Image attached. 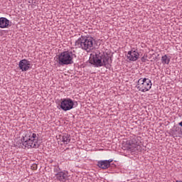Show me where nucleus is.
<instances>
[{"label": "nucleus", "instance_id": "7ed1b4c3", "mask_svg": "<svg viewBox=\"0 0 182 182\" xmlns=\"http://www.w3.org/2000/svg\"><path fill=\"white\" fill-rule=\"evenodd\" d=\"M93 43H95V39L93 38L82 36L75 41V46L76 48H80L87 52L93 48Z\"/></svg>", "mask_w": 182, "mask_h": 182}, {"label": "nucleus", "instance_id": "f8f14e48", "mask_svg": "<svg viewBox=\"0 0 182 182\" xmlns=\"http://www.w3.org/2000/svg\"><path fill=\"white\" fill-rule=\"evenodd\" d=\"M9 26V20L5 17L0 18V28L2 29Z\"/></svg>", "mask_w": 182, "mask_h": 182}, {"label": "nucleus", "instance_id": "20e7f679", "mask_svg": "<svg viewBox=\"0 0 182 182\" xmlns=\"http://www.w3.org/2000/svg\"><path fill=\"white\" fill-rule=\"evenodd\" d=\"M73 56L75 54L72 51H63L58 55V63L60 66L65 65H72L73 63Z\"/></svg>", "mask_w": 182, "mask_h": 182}, {"label": "nucleus", "instance_id": "dca6fc26", "mask_svg": "<svg viewBox=\"0 0 182 182\" xmlns=\"http://www.w3.org/2000/svg\"><path fill=\"white\" fill-rule=\"evenodd\" d=\"M60 172V168H59V166L54 168V173H59Z\"/></svg>", "mask_w": 182, "mask_h": 182}, {"label": "nucleus", "instance_id": "f257e3e1", "mask_svg": "<svg viewBox=\"0 0 182 182\" xmlns=\"http://www.w3.org/2000/svg\"><path fill=\"white\" fill-rule=\"evenodd\" d=\"M39 138L31 130L25 132L24 136L16 143V146L19 149H36L39 147L38 141Z\"/></svg>", "mask_w": 182, "mask_h": 182}, {"label": "nucleus", "instance_id": "4468645a", "mask_svg": "<svg viewBox=\"0 0 182 182\" xmlns=\"http://www.w3.org/2000/svg\"><path fill=\"white\" fill-rule=\"evenodd\" d=\"M161 63L163 65H168L170 63V57L167 56V55H164L161 57Z\"/></svg>", "mask_w": 182, "mask_h": 182}, {"label": "nucleus", "instance_id": "423d86ee", "mask_svg": "<svg viewBox=\"0 0 182 182\" xmlns=\"http://www.w3.org/2000/svg\"><path fill=\"white\" fill-rule=\"evenodd\" d=\"M75 106V102L70 98L61 99L60 107L64 112H68V110H72Z\"/></svg>", "mask_w": 182, "mask_h": 182}, {"label": "nucleus", "instance_id": "ddd939ff", "mask_svg": "<svg viewBox=\"0 0 182 182\" xmlns=\"http://www.w3.org/2000/svg\"><path fill=\"white\" fill-rule=\"evenodd\" d=\"M60 137V140H61L64 144H69V143H70V135L63 134Z\"/></svg>", "mask_w": 182, "mask_h": 182}, {"label": "nucleus", "instance_id": "0eeeda50", "mask_svg": "<svg viewBox=\"0 0 182 182\" xmlns=\"http://www.w3.org/2000/svg\"><path fill=\"white\" fill-rule=\"evenodd\" d=\"M127 144L128 145L127 148L129 150H131V151H137L141 148L137 142L136 137L131 138L130 140L127 141Z\"/></svg>", "mask_w": 182, "mask_h": 182}, {"label": "nucleus", "instance_id": "6e6552de", "mask_svg": "<svg viewBox=\"0 0 182 182\" xmlns=\"http://www.w3.org/2000/svg\"><path fill=\"white\" fill-rule=\"evenodd\" d=\"M18 68L22 72H26L31 69V61L23 59L18 63Z\"/></svg>", "mask_w": 182, "mask_h": 182}, {"label": "nucleus", "instance_id": "f03ea898", "mask_svg": "<svg viewBox=\"0 0 182 182\" xmlns=\"http://www.w3.org/2000/svg\"><path fill=\"white\" fill-rule=\"evenodd\" d=\"M112 58L105 53H99L98 54H91L90 57V63L94 65L95 68H106L110 69L112 68Z\"/></svg>", "mask_w": 182, "mask_h": 182}, {"label": "nucleus", "instance_id": "9b49d317", "mask_svg": "<svg viewBox=\"0 0 182 182\" xmlns=\"http://www.w3.org/2000/svg\"><path fill=\"white\" fill-rule=\"evenodd\" d=\"M97 167L102 168V170H106L110 167V161L107 160L99 161L97 164Z\"/></svg>", "mask_w": 182, "mask_h": 182}, {"label": "nucleus", "instance_id": "a211bd4d", "mask_svg": "<svg viewBox=\"0 0 182 182\" xmlns=\"http://www.w3.org/2000/svg\"><path fill=\"white\" fill-rule=\"evenodd\" d=\"M178 125L181 126L182 127V121L181 122L178 123Z\"/></svg>", "mask_w": 182, "mask_h": 182}, {"label": "nucleus", "instance_id": "9d476101", "mask_svg": "<svg viewBox=\"0 0 182 182\" xmlns=\"http://www.w3.org/2000/svg\"><path fill=\"white\" fill-rule=\"evenodd\" d=\"M55 180L65 182L68 180V172L60 171L55 174Z\"/></svg>", "mask_w": 182, "mask_h": 182}, {"label": "nucleus", "instance_id": "f3484780", "mask_svg": "<svg viewBox=\"0 0 182 182\" xmlns=\"http://www.w3.org/2000/svg\"><path fill=\"white\" fill-rule=\"evenodd\" d=\"M107 161H109V166H110V163H112V161H113V160H107Z\"/></svg>", "mask_w": 182, "mask_h": 182}, {"label": "nucleus", "instance_id": "6ab92c4d", "mask_svg": "<svg viewBox=\"0 0 182 182\" xmlns=\"http://www.w3.org/2000/svg\"><path fill=\"white\" fill-rule=\"evenodd\" d=\"M176 182H182V181H176Z\"/></svg>", "mask_w": 182, "mask_h": 182}, {"label": "nucleus", "instance_id": "2eb2a0df", "mask_svg": "<svg viewBox=\"0 0 182 182\" xmlns=\"http://www.w3.org/2000/svg\"><path fill=\"white\" fill-rule=\"evenodd\" d=\"M31 170H38V164H33L31 166Z\"/></svg>", "mask_w": 182, "mask_h": 182}, {"label": "nucleus", "instance_id": "39448f33", "mask_svg": "<svg viewBox=\"0 0 182 182\" xmlns=\"http://www.w3.org/2000/svg\"><path fill=\"white\" fill-rule=\"evenodd\" d=\"M151 86H153V84L151 83V80H150V79L139 78L136 87L138 89L139 92H142L144 93L146 92H149V90L151 89Z\"/></svg>", "mask_w": 182, "mask_h": 182}, {"label": "nucleus", "instance_id": "1a4fd4ad", "mask_svg": "<svg viewBox=\"0 0 182 182\" xmlns=\"http://www.w3.org/2000/svg\"><path fill=\"white\" fill-rule=\"evenodd\" d=\"M127 58L131 62H136V60L140 58V54L139 53V51L136 50H132L128 52Z\"/></svg>", "mask_w": 182, "mask_h": 182}]
</instances>
